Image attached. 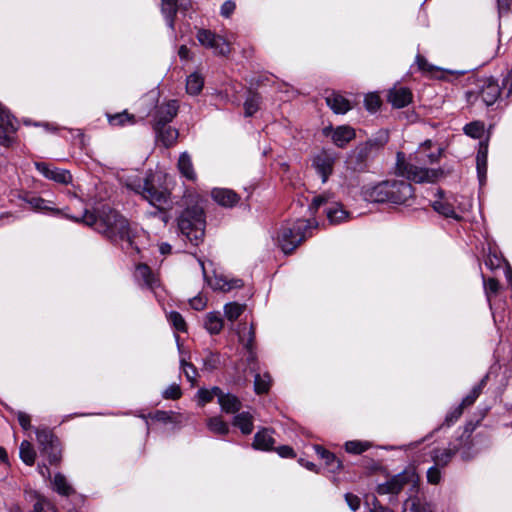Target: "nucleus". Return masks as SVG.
<instances>
[{
  "label": "nucleus",
  "instance_id": "obj_12",
  "mask_svg": "<svg viewBox=\"0 0 512 512\" xmlns=\"http://www.w3.org/2000/svg\"><path fill=\"white\" fill-rule=\"evenodd\" d=\"M418 71L427 78L442 80V81H454L459 76L466 73L465 70H451L444 69L441 66H417Z\"/></svg>",
  "mask_w": 512,
  "mask_h": 512
},
{
  "label": "nucleus",
  "instance_id": "obj_62",
  "mask_svg": "<svg viewBox=\"0 0 512 512\" xmlns=\"http://www.w3.org/2000/svg\"><path fill=\"white\" fill-rule=\"evenodd\" d=\"M275 450L279 454V456H281L283 458H294L295 457V452H294L293 448L288 445L279 446Z\"/></svg>",
  "mask_w": 512,
  "mask_h": 512
},
{
  "label": "nucleus",
  "instance_id": "obj_29",
  "mask_svg": "<svg viewBox=\"0 0 512 512\" xmlns=\"http://www.w3.org/2000/svg\"><path fill=\"white\" fill-rule=\"evenodd\" d=\"M233 425L238 427L245 435L253 431V417L249 412H242L234 417Z\"/></svg>",
  "mask_w": 512,
  "mask_h": 512
},
{
  "label": "nucleus",
  "instance_id": "obj_3",
  "mask_svg": "<svg viewBox=\"0 0 512 512\" xmlns=\"http://www.w3.org/2000/svg\"><path fill=\"white\" fill-rule=\"evenodd\" d=\"M388 140V133L381 131L376 137L357 145L346 158L347 169L353 172L367 171L373 159L384 148Z\"/></svg>",
  "mask_w": 512,
  "mask_h": 512
},
{
  "label": "nucleus",
  "instance_id": "obj_46",
  "mask_svg": "<svg viewBox=\"0 0 512 512\" xmlns=\"http://www.w3.org/2000/svg\"><path fill=\"white\" fill-rule=\"evenodd\" d=\"M220 354L211 351H206L205 357L203 358V368L206 371H213L218 369L220 366Z\"/></svg>",
  "mask_w": 512,
  "mask_h": 512
},
{
  "label": "nucleus",
  "instance_id": "obj_37",
  "mask_svg": "<svg viewBox=\"0 0 512 512\" xmlns=\"http://www.w3.org/2000/svg\"><path fill=\"white\" fill-rule=\"evenodd\" d=\"M246 305L239 304L237 302H231L224 306V314L227 320L234 322L236 321L242 313L245 311Z\"/></svg>",
  "mask_w": 512,
  "mask_h": 512
},
{
  "label": "nucleus",
  "instance_id": "obj_42",
  "mask_svg": "<svg viewBox=\"0 0 512 512\" xmlns=\"http://www.w3.org/2000/svg\"><path fill=\"white\" fill-rule=\"evenodd\" d=\"M41 453L45 457H47L48 462L51 465L58 464L61 461V457H62V455H61L62 450H61L60 442L57 441L56 443L51 445L47 450H42Z\"/></svg>",
  "mask_w": 512,
  "mask_h": 512
},
{
  "label": "nucleus",
  "instance_id": "obj_31",
  "mask_svg": "<svg viewBox=\"0 0 512 512\" xmlns=\"http://www.w3.org/2000/svg\"><path fill=\"white\" fill-rule=\"evenodd\" d=\"M205 328L212 334L216 335L223 329V319L219 312H210L205 319Z\"/></svg>",
  "mask_w": 512,
  "mask_h": 512
},
{
  "label": "nucleus",
  "instance_id": "obj_49",
  "mask_svg": "<svg viewBox=\"0 0 512 512\" xmlns=\"http://www.w3.org/2000/svg\"><path fill=\"white\" fill-rule=\"evenodd\" d=\"M180 365L187 380L194 385L198 377L196 367L192 363L187 362L185 358L180 360Z\"/></svg>",
  "mask_w": 512,
  "mask_h": 512
},
{
  "label": "nucleus",
  "instance_id": "obj_55",
  "mask_svg": "<svg viewBox=\"0 0 512 512\" xmlns=\"http://www.w3.org/2000/svg\"><path fill=\"white\" fill-rule=\"evenodd\" d=\"M181 395H182V392H181L180 386L177 384L170 385L162 393V397L164 399H171V400H177L181 397Z\"/></svg>",
  "mask_w": 512,
  "mask_h": 512
},
{
  "label": "nucleus",
  "instance_id": "obj_44",
  "mask_svg": "<svg viewBox=\"0 0 512 512\" xmlns=\"http://www.w3.org/2000/svg\"><path fill=\"white\" fill-rule=\"evenodd\" d=\"M220 281H223V284H220L218 281L216 288L224 292H228L244 286L243 280L238 278L228 279L226 276H220Z\"/></svg>",
  "mask_w": 512,
  "mask_h": 512
},
{
  "label": "nucleus",
  "instance_id": "obj_2",
  "mask_svg": "<svg viewBox=\"0 0 512 512\" xmlns=\"http://www.w3.org/2000/svg\"><path fill=\"white\" fill-rule=\"evenodd\" d=\"M98 233L112 243H125L126 250L140 252L137 227H133L122 214L108 204L98 209Z\"/></svg>",
  "mask_w": 512,
  "mask_h": 512
},
{
  "label": "nucleus",
  "instance_id": "obj_26",
  "mask_svg": "<svg viewBox=\"0 0 512 512\" xmlns=\"http://www.w3.org/2000/svg\"><path fill=\"white\" fill-rule=\"evenodd\" d=\"M325 212L331 224H339L349 217V212L339 203L331 204Z\"/></svg>",
  "mask_w": 512,
  "mask_h": 512
},
{
  "label": "nucleus",
  "instance_id": "obj_59",
  "mask_svg": "<svg viewBox=\"0 0 512 512\" xmlns=\"http://www.w3.org/2000/svg\"><path fill=\"white\" fill-rule=\"evenodd\" d=\"M463 410H464V408L461 405H459L455 409H453L451 412H449L446 415L445 424L447 426H450L453 423H455L460 418V416L462 415Z\"/></svg>",
  "mask_w": 512,
  "mask_h": 512
},
{
  "label": "nucleus",
  "instance_id": "obj_18",
  "mask_svg": "<svg viewBox=\"0 0 512 512\" xmlns=\"http://www.w3.org/2000/svg\"><path fill=\"white\" fill-rule=\"evenodd\" d=\"M325 101L327 106L336 114H345L352 109L351 102L335 91L327 95Z\"/></svg>",
  "mask_w": 512,
  "mask_h": 512
},
{
  "label": "nucleus",
  "instance_id": "obj_36",
  "mask_svg": "<svg viewBox=\"0 0 512 512\" xmlns=\"http://www.w3.org/2000/svg\"><path fill=\"white\" fill-rule=\"evenodd\" d=\"M108 122L111 126H124L127 123L134 124L135 117L127 111L116 113L114 115L107 113Z\"/></svg>",
  "mask_w": 512,
  "mask_h": 512
},
{
  "label": "nucleus",
  "instance_id": "obj_58",
  "mask_svg": "<svg viewBox=\"0 0 512 512\" xmlns=\"http://www.w3.org/2000/svg\"><path fill=\"white\" fill-rule=\"evenodd\" d=\"M367 504L370 506L369 512H394L389 507L382 505L375 496H372L371 502L367 501Z\"/></svg>",
  "mask_w": 512,
  "mask_h": 512
},
{
  "label": "nucleus",
  "instance_id": "obj_40",
  "mask_svg": "<svg viewBox=\"0 0 512 512\" xmlns=\"http://www.w3.org/2000/svg\"><path fill=\"white\" fill-rule=\"evenodd\" d=\"M477 173L480 183L486 179L487 174V147L480 149L476 157Z\"/></svg>",
  "mask_w": 512,
  "mask_h": 512
},
{
  "label": "nucleus",
  "instance_id": "obj_5",
  "mask_svg": "<svg viewBox=\"0 0 512 512\" xmlns=\"http://www.w3.org/2000/svg\"><path fill=\"white\" fill-rule=\"evenodd\" d=\"M135 193L142 196L144 200L159 210H164L170 202V193L167 189H160L154 185V175L149 173L141 180H133L126 184Z\"/></svg>",
  "mask_w": 512,
  "mask_h": 512
},
{
  "label": "nucleus",
  "instance_id": "obj_23",
  "mask_svg": "<svg viewBox=\"0 0 512 512\" xmlns=\"http://www.w3.org/2000/svg\"><path fill=\"white\" fill-rule=\"evenodd\" d=\"M455 455L456 453L451 443L445 449H434L431 452V458L434 464L441 468L446 467Z\"/></svg>",
  "mask_w": 512,
  "mask_h": 512
},
{
  "label": "nucleus",
  "instance_id": "obj_17",
  "mask_svg": "<svg viewBox=\"0 0 512 512\" xmlns=\"http://www.w3.org/2000/svg\"><path fill=\"white\" fill-rule=\"evenodd\" d=\"M211 196L217 204L226 208H232L240 201V196L227 188H214Z\"/></svg>",
  "mask_w": 512,
  "mask_h": 512
},
{
  "label": "nucleus",
  "instance_id": "obj_64",
  "mask_svg": "<svg viewBox=\"0 0 512 512\" xmlns=\"http://www.w3.org/2000/svg\"><path fill=\"white\" fill-rule=\"evenodd\" d=\"M499 15L508 14L511 11L512 0H496Z\"/></svg>",
  "mask_w": 512,
  "mask_h": 512
},
{
  "label": "nucleus",
  "instance_id": "obj_57",
  "mask_svg": "<svg viewBox=\"0 0 512 512\" xmlns=\"http://www.w3.org/2000/svg\"><path fill=\"white\" fill-rule=\"evenodd\" d=\"M77 222H83L87 226H93L96 223V215L89 211L87 207L81 216L73 217Z\"/></svg>",
  "mask_w": 512,
  "mask_h": 512
},
{
  "label": "nucleus",
  "instance_id": "obj_45",
  "mask_svg": "<svg viewBox=\"0 0 512 512\" xmlns=\"http://www.w3.org/2000/svg\"><path fill=\"white\" fill-rule=\"evenodd\" d=\"M149 418L164 424L177 423L176 413L173 411L157 410L154 413H150Z\"/></svg>",
  "mask_w": 512,
  "mask_h": 512
},
{
  "label": "nucleus",
  "instance_id": "obj_6",
  "mask_svg": "<svg viewBox=\"0 0 512 512\" xmlns=\"http://www.w3.org/2000/svg\"><path fill=\"white\" fill-rule=\"evenodd\" d=\"M311 223L306 219H297L286 223L278 234V243L285 254H289L307 237Z\"/></svg>",
  "mask_w": 512,
  "mask_h": 512
},
{
  "label": "nucleus",
  "instance_id": "obj_25",
  "mask_svg": "<svg viewBox=\"0 0 512 512\" xmlns=\"http://www.w3.org/2000/svg\"><path fill=\"white\" fill-rule=\"evenodd\" d=\"M178 11L177 0H162L161 12L171 30L175 28V17Z\"/></svg>",
  "mask_w": 512,
  "mask_h": 512
},
{
  "label": "nucleus",
  "instance_id": "obj_39",
  "mask_svg": "<svg viewBox=\"0 0 512 512\" xmlns=\"http://www.w3.org/2000/svg\"><path fill=\"white\" fill-rule=\"evenodd\" d=\"M433 209L437 213L443 215L446 218H453V219H456V220H460L461 219V217L456 214L453 205L450 204L449 202L435 201L433 203Z\"/></svg>",
  "mask_w": 512,
  "mask_h": 512
},
{
  "label": "nucleus",
  "instance_id": "obj_43",
  "mask_svg": "<svg viewBox=\"0 0 512 512\" xmlns=\"http://www.w3.org/2000/svg\"><path fill=\"white\" fill-rule=\"evenodd\" d=\"M53 485L55 490L64 496H69L74 492L73 488L69 485L64 475L58 473L54 476Z\"/></svg>",
  "mask_w": 512,
  "mask_h": 512
},
{
  "label": "nucleus",
  "instance_id": "obj_34",
  "mask_svg": "<svg viewBox=\"0 0 512 512\" xmlns=\"http://www.w3.org/2000/svg\"><path fill=\"white\" fill-rule=\"evenodd\" d=\"M208 429L217 435H226L229 433L228 424L221 417L215 416L207 420Z\"/></svg>",
  "mask_w": 512,
  "mask_h": 512
},
{
  "label": "nucleus",
  "instance_id": "obj_22",
  "mask_svg": "<svg viewBox=\"0 0 512 512\" xmlns=\"http://www.w3.org/2000/svg\"><path fill=\"white\" fill-rule=\"evenodd\" d=\"M274 443L275 440L272 437L271 431L263 428L254 435L252 446L257 450L269 451L273 449Z\"/></svg>",
  "mask_w": 512,
  "mask_h": 512
},
{
  "label": "nucleus",
  "instance_id": "obj_4",
  "mask_svg": "<svg viewBox=\"0 0 512 512\" xmlns=\"http://www.w3.org/2000/svg\"><path fill=\"white\" fill-rule=\"evenodd\" d=\"M178 227L193 245L198 246L205 235L206 217L204 208L199 204L188 206L178 218Z\"/></svg>",
  "mask_w": 512,
  "mask_h": 512
},
{
  "label": "nucleus",
  "instance_id": "obj_16",
  "mask_svg": "<svg viewBox=\"0 0 512 512\" xmlns=\"http://www.w3.org/2000/svg\"><path fill=\"white\" fill-rule=\"evenodd\" d=\"M329 132H331L333 143L339 148H344L356 136L355 130L347 125L338 126L335 129H324L325 135H328Z\"/></svg>",
  "mask_w": 512,
  "mask_h": 512
},
{
  "label": "nucleus",
  "instance_id": "obj_28",
  "mask_svg": "<svg viewBox=\"0 0 512 512\" xmlns=\"http://www.w3.org/2000/svg\"><path fill=\"white\" fill-rule=\"evenodd\" d=\"M157 139L163 143L165 147L172 146L177 138L178 131L168 125H163L160 129H154Z\"/></svg>",
  "mask_w": 512,
  "mask_h": 512
},
{
  "label": "nucleus",
  "instance_id": "obj_7",
  "mask_svg": "<svg viewBox=\"0 0 512 512\" xmlns=\"http://www.w3.org/2000/svg\"><path fill=\"white\" fill-rule=\"evenodd\" d=\"M419 476L414 466L406 467L402 472L392 476L386 482L378 484L376 492L379 495H398L405 486L411 485L415 488L418 485Z\"/></svg>",
  "mask_w": 512,
  "mask_h": 512
},
{
  "label": "nucleus",
  "instance_id": "obj_53",
  "mask_svg": "<svg viewBox=\"0 0 512 512\" xmlns=\"http://www.w3.org/2000/svg\"><path fill=\"white\" fill-rule=\"evenodd\" d=\"M483 282H484L485 293H486V296L488 297V299L490 298L491 295H496L498 293L500 285H499V282L497 279L483 278Z\"/></svg>",
  "mask_w": 512,
  "mask_h": 512
},
{
  "label": "nucleus",
  "instance_id": "obj_13",
  "mask_svg": "<svg viewBox=\"0 0 512 512\" xmlns=\"http://www.w3.org/2000/svg\"><path fill=\"white\" fill-rule=\"evenodd\" d=\"M16 132L14 118L9 111L0 103V144L9 146L12 142V136Z\"/></svg>",
  "mask_w": 512,
  "mask_h": 512
},
{
  "label": "nucleus",
  "instance_id": "obj_9",
  "mask_svg": "<svg viewBox=\"0 0 512 512\" xmlns=\"http://www.w3.org/2000/svg\"><path fill=\"white\" fill-rule=\"evenodd\" d=\"M196 38L202 46L212 49L215 54L224 56L230 53L229 43L211 30L199 29Z\"/></svg>",
  "mask_w": 512,
  "mask_h": 512
},
{
  "label": "nucleus",
  "instance_id": "obj_47",
  "mask_svg": "<svg viewBox=\"0 0 512 512\" xmlns=\"http://www.w3.org/2000/svg\"><path fill=\"white\" fill-rule=\"evenodd\" d=\"M410 505L408 512H433L430 504L422 502L418 498L409 497L405 501V506Z\"/></svg>",
  "mask_w": 512,
  "mask_h": 512
},
{
  "label": "nucleus",
  "instance_id": "obj_61",
  "mask_svg": "<svg viewBox=\"0 0 512 512\" xmlns=\"http://www.w3.org/2000/svg\"><path fill=\"white\" fill-rule=\"evenodd\" d=\"M345 500L348 506L351 508V510L356 511L360 508L361 500L357 495H354L352 493H346Z\"/></svg>",
  "mask_w": 512,
  "mask_h": 512
},
{
  "label": "nucleus",
  "instance_id": "obj_51",
  "mask_svg": "<svg viewBox=\"0 0 512 512\" xmlns=\"http://www.w3.org/2000/svg\"><path fill=\"white\" fill-rule=\"evenodd\" d=\"M370 447L369 443L362 441H348L345 443V450L351 454H361Z\"/></svg>",
  "mask_w": 512,
  "mask_h": 512
},
{
  "label": "nucleus",
  "instance_id": "obj_8",
  "mask_svg": "<svg viewBox=\"0 0 512 512\" xmlns=\"http://www.w3.org/2000/svg\"><path fill=\"white\" fill-rule=\"evenodd\" d=\"M480 87V97L483 102L487 105H493L501 95L502 91L507 92V97L512 94V69L502 80V87L499 86L498 81L493 77L485 78L482 81Z\"/></svg>",
  "mask_w": 512,
  "mask_h": 512
},
{
  "label": "nucleus",
  "instance_id": "obj_35",
  "mask_svg": "<svg viewBox=\"0 0 512 512\" xmlns=\"http://www.w3.org/2000/svg\"><path fill=\"white\" fill-rule=\"evenodd\" d=\"M203 85V78L199 74L193 73L187 77L186 91L190 95H198L202 91Z\"/></svg>",
  "mask_w": 512,
  "mask_h": 512
},
{
  "label": "nucleus",
  "instance_id": "obj_60",
  "mask_svg": "<svg viewBox=\"0 0 512 512\" xmlns=\"http://www.w3.org/2000/svg\"><path fill=\"white\" fill-rule=\"evenodd\" d=\"M235 8H236L235 2L232 0H227L222 4L220 14L224 18H229L234 13Z\"/></svg>",
  "mask_w": 512,
  "mask_h": 512
},
{
  "label": "nucleus",
  "instance_id": "obj_38",
  "mask_svg": "<svg viewBox=\"0 0 512 512\" xmlns=\"http://www.w3.org/2000/svg\"><path fill=\"white\" fill-rule=\"evenodd\" d=\"M19 450L22 461L25 464L32 466L36 458V452L33 449L32 444L29 441L24 440L21 442Z\"/></svg>",
  "mask_w": 512,
  "mask_h": 512
},
{
  "label": "nucleus",
  "instance_id": "obj_10",
  "mask_svg": "<svg viewBox=\"0 0 512 512\" xmlns=\"http://www.w3.org/2000/svg\"><path fill=\"white\" fill-rule=\"evenodd\" d=\"M456 454H459L463 461L473 459L478 451L472 438V430L465 428L463 433L454 442H451Z\"/></svg>",
  "mask_w": 512,
  "mask_h": 512
},
{
  "label": "nucleus",
  "instance_id": "obj_15",
  "mask_svg": "<svg viewBox=\"0 0 512 512\" xmlns=\"http://www.w3.org/2000/svg\"><path fill=\"white\" fill-rule=\"evenodd\" d=\"M413 99V94L409 88L402 86H394L388 91L387 101L393 108H403L410 104Z\"/></svg>",
  "mask_w": 512,
  "mask_h": 512
},
{
  "label": "nucleus",
  "instance_id": "obj_32",
  "mask_svg": "<svg viewBox=\"0 0 512 512\" xmlns=\"http://www.w3.org/2000/svg\"><path fill=\"white\" fill-rule=\"evenodd\" d=\"M261 97L258 93L249 91L248 96L244 102L245 116H253L259 109Z\"/></svg>",
  "mask_w": 512,
  "mask_h": 512
},
{
  "label": "nucleus",
  "instance_id": "obj_52",
  "mask_svg": "<svg viewBox=\"0 0 512 512\" xmlns=\"http://www.w3.org/2000/svg\"><path fill=\"white\" fill-rule=\"evenodd\" d=\"M138 275L144 280L145 284L152 287L154 285L155 279L150 267L146 264H139L137 266Z\"/></svg>",
  "mask_w": 512,
  "mask_h": 512
},
{
  "label": "nucleus",
  "instance_id": "obj_54",
  "mask_svg": "<svg viewBox=\"0 0 512 512\" xmlns=\"http://www.w3.org/2000/svg\"><path fill=\"white\" fill-rule=\"evenodd\" d=\"M53 506L44 497H38L31 512H52Z\"/></svg>",
  "mask_w": 512,
  "mask_h": 512
},
{
  "label": "nucleus",
  "instance_id": "obj_33",
  "mask_svg": "<svg viewBox=\"0 0 512 512\" xmlns=\"http://www.w3.org/2000/svg\"><path fill=\"white\" fill-rule=\"evenodd\" d=\"M271 376L268 373L261 375L260 373L255 374L254 379V391L256 394H265L269 391L271 386Z\"/></svg>",
  "mask_w": 512,
  "mask_h": 512
},
{
  "label": "nucleus",
  "instance_id": "obj_14",
  "mask_svg": "<svg viewBox=\"0 0 512 512\" xmlns=\"http://www.w3.org/2000/svg\"><path fill=\"white\" fill-rule=\"evenodd\" d=\"M35 168L45 178L60 184H68L72 181V175L68 170L51 167L45 162H36Z\"/></svg>",
  "mask_w": 512,
  "mask_h": 512
},
{
  "label": "nucleus",
  "instance_id": "obj_1",
  "mask_svg": "<svg viewBox=\"0 0 512 512\" xmlns=\"http://www.w3.org/2000/svg\"><path fill=\"white\" fill-rule=\"evenodd\" d=\"M396 172L404 179H389L363 190L364 198L370 202H389L397 205H411L415 199L414 187L409 181L416 183L435 182L443 176L442 169H428L406 160L403 152H397Z\"/></svg>",
  "mask_w": 512,
  "mask_h": 512
},
{
  "label": "nucleus",
  "instance_id": "obj_24",
  "mask_svg": "<svg viewBox=\"0 0 512 512\" xmlns=\"http://www.w3.org/2000/svg\"><path fill=\"white\" fill-rule=\"evenodd\" d=\"M177 166L181 175L186 179L190 181L196 180V173L193 167L192 159L187 152L180 154Z\"/></svg>",
  "mask_w": 512,
  "mask_h": 512
},
{
  "label": "nucleus",
  "instance_id": "obj_30",
  "mask_svg": "<svg viewBox=\"0 0 512 512\" xmlns=\"http://www.w3.org/2000/svg\"><path fill=\"white\" fill-rule=\"evenodd\" d=\"M219 405L223 412L228 414H235L241 409V401L233 394L227 393L223 399H220Z\"/></svg>",
  "mask_w": 512,
  "mask_h": 512
},
{
  "label": "nucleus",
  "instance_id": "obj_20",
  "mask_svg": "<svg viewBox=\"0 0 512 512\" xmlns=\"http://www.w3.org/2000/svg\"><path fill=\"white\" fill-rule=\"evenodd\" d=\"M314 450L316 454L325 461V464L329 468L330 472L337 473L343 468L342 461L339 460L335 454L328 451L324 447L315 445Z\"/></svg>",
  "mask_w": 512,
  "mask_h": 512
},
{
  "label": "nucleus",
  "instance_id": "obj_56",
  "mask_svg": "<svg viewBox=\"0 0 512 512\" xmlns=\"http://www.w3.org/2000/svg\"><path fill=\"white\" fill-rule=\"evenodd\" d=\"M427 481L430 484L436 485L441 481V467L434 464L427 471Z\"/></svg>",
  "mask_w": 512,
  "mask_h": 512
},
{
  "label": "nucleus",
  "instance_id": "obj_11",
  "mask_svg": "<svg viewBox=\"0 0 512 512\" xmlns=\"http://www.w3.org/2000/svg\"><path fill=\"white\" fill-rule=\"evenodd\" d=\"M179 109L176 100H170L157 107L154 119L153 129H160L163 125H168L177 115Z\"/></svg>",
  "mask_w": 512,
  "mask_h": 512
},
{
  "label": "nucleus",
  "instance_id": "obj_48",
  "mask_svg": "<svg viewBox=\"0 0 512 512\" xmlns=\"http://www.w3.org/2000/svg\"><path fill=\"white\" fill-rule=\"evenodd\" d=\"M169 323L174 327L178 332H186L187 324L182 315L177 311H171L167 315Z\"/></svg>",
  "mask_w": 512,
  "mask_h": 512
},
{
  "label": "nucleus",
  "instance_id": "obj_41",
  "mask_svg": "<svg viewBox=\"0 0 512 512\" xmlns=\"http://www.w3.org/2000/svg\"><path fill=\"white\" fill-rule=\"evenodd\" d=\"M487 378L488 376H485L476 386L473 387L470 393L462 400L460 405L463 408L471 406L476 401V399L481 394L484 386L486 385Z\"/></svg>",
  "mask_w": 512,
  "mask_h": 512
},
{
  "label": "nucleus",
  "instance_id": "obj_21",
  "mask_svg": "<svg viewBox=\"0 0 512 512\" xmlns=\"http://www.w3.org/2000/svg\"><path fill=\"white\" fill-rule=\"evenodd\" d=\"M239 342L245 349L255 347V327L253 324L250 326L247 323H239L237 328Z\"/></svg>",
  "mask_w": 512,
  "mask_h": 512
},
{
  "label": "nucleus",
  "instance_id": "obj_63",
  "mask_svg": "<svg viewBox=\"0 0 512 512\" xmlns=\"http://www.w3.org/2000/svg\"><path fill=\"white\" fill-rule=\"evenodd\" d=\"M247 352L246 361L247 364L251 367V370H255V365L257 364V354L255 351V347H250V349H245Z\"/></svg>",
  "mask_w": 512,
  "mask_h": 512
},
{
  "label": "nucleus",
  "instance_id": "obj_50",
  "mask_svg": "<svg viewBox=\"0 0 512 512\" xmlns=\"http://www.w3.org/2000/svg\"><path fill=\"white\" fill-rule=\"evenodd\" d=\"M381 104L382 101L377 93H369L365 96L364 105L369 112H376L381 107Z\"/></svg>",
  "mask_w": 512,
  "mask_h": 512
},
{
  "label": "nucleus",
  "instance_id": "obj_19",
  "mask_svg": "<svg viewBox=\"0 0 512 512\" xmlns=\"http://www.w3.org/2000/svg\"><path fill=\"white\" fill-rule=\"evenodd\" d=\"M313 166L322 177V182H326L333 171V159L325 153L319 154L314 157Z\"/></svg>",
  "mask_w": 512,
  "mask_h": 512
},
{
  "label": "nucleus",
  "instance_id": "obj_27",
  "mask_svg": "<svg viewBox=\"0 0 512 512\" xmlns=\"http://www.w3.org/2000/svg\"><path fill=\"white\" fill-rule=\"evenodd\" d=\"M36 438L40 451L47 450L51 445L59 441L58 438L52 432V430H50L47 427L37 428Z\"/></svg>",
  "mask_w": 512,
  "mask_h": 512
}]
</instances>
